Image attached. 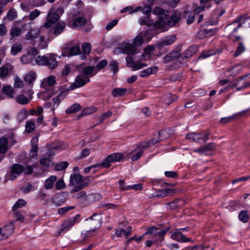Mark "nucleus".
<instances>
[{
	"mask_svg": "<svg viewBox=\"0 0 250 250\" xmlns=\"http://www.w3.org/2000/svg\"><path fill=\"white\" fill-rule=\"evenodd\" d=\"M152 38L149 30L140 32L133 39L132 43H126L124 48V52L128 55L137 53L136 47L141 46L144 42H148Z\"/></svg>",
	"mask_w": 250,
	"mask_h": 250,
	"instance_id": "1",
	"label": "nucleus"
},
{
	"mask_svg": "<svg viewBox=\"0 0 250 250\" xmlns=\"http://www.w3.org/2000/svg\"><path fill=\"white\" fill-rule=\"evenodd\" d=\"M153 13L157 16L158 20L157 21L154 22L152 21L143 17L139 19V24L140 25H146L148 26H152L153 29L159 30V31L164 30L166 23V21L163 20V16L166 18L167 14L163 9L159 7H156L153 10Z\"/></svg>",
	"mask_w": 250,
	"mask_h": 250,
	"instance_id": "2",
	"label": "nucleus"
},
{
	"mask_svg": "<svg viewBox=\"0 0 250 250\" xmlns=\"http://www.w3.org/2000/svg\"><path fill=\"white\" fill-rule=\"evenodd\" d=\"M29 53H32L34 57L38 54L37 49L35 48H32ZM35 63L39 65H45L49 68L54 69L58 65V62L56 60V56L53 54H48L46 55H39L36 58H34Z\"/></svg>",
	"mask_w": 250,
	"mask_h": 250,
	"instance_id": "3",
	"label": "nucleus"
},
{
	"mask_svg": "<svg viewBox=\"0 0 250 250\" xmlns=\"http://www.w3.org/2000/svg\"><path fill=\"white\" fill-rule=\"evenodd\" d=\"M243 23H247L249 27H250V17L244 19V18H240L238 20L228 25L225 29L227 31L231 30V33L229 35V37L233 41H236L240 39L239 36H235L233 38V34L237 32L238 29L242 26Z\"/></svg>",
	"mask_w": 250,
	"mask_h": 250,
	"instance_id": "4",
	"label": "nucleus"
},
{
	"mask_svg": "<svg viewBox=\"0 0 250 250\" xmlns=\"http://www.w3.org/2000/svg\"><path fill=\"white\" fill-rule=\"evenodd\" d=\"M63 12V9L62 7L56 10L54 7L51 8L48 12L46 21L44 23L43 27L47 29L50 28L59 20L60 15H62Z\"/></svg>",
	"mask_w": 250,
	"mask_h": 250,
	"instance_id": "5",
	"label": "nucleus"
},
{
	"mask_svg": "<svg viewBox=\"0 0 250 250\" xmlns=\"http://www.w3.org/2000/svg\"><path fill=\"white\" fill-rule=\"evenodd\" d=\"M69 185L73 187L70 192L74 193L83 189L87 184L83 182L82 176L79 173H72L70 176Z\"/></svg>",
	"mask_w": 250,
	"mask_h": 250,
	"instance_id": "6",
	"label": "nucleus"
},
{
	"mask_svg": "<svg viewBox=\"0 0 250 250\" xmlns=\"http://www.w3.org/2000/svg\"><path fill=\"white\" fill-rule=\"evenodd\" d=\"M157 142V140H151L149 142H143L140 143L136 148L131 151V153L133 154L131 157V160L133 161L137 160L142 156L145 148L150 147Z\"/></svg>",
	"mask_w": 250,
	"mask_h": 250,
	"instance_id": "7",
	"label": "nucleus"
},
{
	"mask_svg": "<svg viewBox=\"0 0 250 250\" xmlns=\"http://www.w3.org/2000/svg\"><path fill=\"white\" fill-rule=\"evenodd\" d=\"M24 170V167L18 164H14L10 167V170L5 176L4 182L8 180H14L16 179Z\"/></svg>",
	"mask_w": 250,
	"mask_h": 250,
	"instance_id": "8",
	"label": "nucleus"
},
{
	"mask_svg": "<svg viewBox=\"0 0 250 250\" xmlns=\"http://www.w3.org/2000/svg\"><path fill=\"white\" fill-rule=\"evenodd\" d=\"M209 133L203 132L199 133H191L186 136V138L197 143H205L208 140Z\"/></svg>",
	"mask_w": 250,
	"mask_h": 250,
	"instance_id": "9",
	"label": "nucleus"
},
{
	"mask_svg": "<svg viewBox=\"0 0 250 250\" xmlns=\"http://www.w3.org/2000/svg\"><path fill=\"white\" fill-rule=\"evenodd\" d=\"M80 215H77L75 217L69 218L63 221L61 226L59 233L66 232L70 230L73 225L77 222L79 219Z\"/></svg>",
	"mask_w": 250,
	"mask_h": 250,
	"instance_id": "10",
	"label": "nucleus"
},
{
	"mask_svg": "<svg viewBox=\"0 0 250 250\" xmlns=\"http://www.w3.org/2000/svg\"><path fill=\"white\" fill-rule=\"evenodd\" d=\"M89 82L90 79L88 77L81 73L76 77L75 82L70 86L69 88L70 90H74L75 88L83 86Z\"/></svg>",
	"mask_w": 250,
	"mask_h": 250,
	"instance_id": "11",
	"label": "nucleus"
},
{
	"mask_svg": "<svg viewBox=\"0 0 250 250\" xmlns=\"http://www.w3.org/2000/svg\"><path fill=\"white\" fill-rule=\"evenodd\" d=\"M164 11L167 14L166 18L163 16V20L166 21V25L164 27V30L163 31H159L160 32H163L167 30V26H174L180 20V15H172L169 18H168L169 15L168 12L164 10Z\"/></svg>",
	"mask_w": 250,
	"mask_h": 250,
	"instance_id": "12",
	"label": "nucleus"
},
{
	"mask_svg": "<svg viewBox=\"0 0 250 250\" xmlns=\"http://www.w3.org/2000/svg\"><path fill=\"white\" fill-rule=\"evenodd\" d=\"M14 225L12 222H9L6 224L2 228H0L1 231V236L2 238H6L12 234L14 230Z\"/></svg>",
	"mask_w": 250,
	"mask_h": 250,
	"instance_id": "13",
	"label": "nucleus"
},
{
	"mask_svg": "<svg viewBox=\"0 0 250 250\" xmlns=\"http://www.w3.org/2000/svg\"><path fill=\"white\" fill-rule=\"evenodd\" d=\"M171 238L175 241L180 243L188 242L191 240L185 236L182 232H180V229H176L171 235Z\"/></svg>",
	"mask_w": 250,
	"mask_h": 250,
	"instance_id": "14",
	"label": "nucleus"
},
{
	"mask_svg": "<svg viewBox=\"0 0 250 250\" xmlns=\"http://www.w3.org/2000/svg\"><path fill=\"white\" fill-rule=\"evenodd\" d=\"M176 38L175 35H172L165 37L161 39L158 43V47L160 49H162L166 45H170L173 44L176 41Z\"/></svg>",
	"mask_w": 250,
	"mask_h": 250,
	"instance_id": "15",
	"label": "nucleus"
},
{
	"mask_svg": "<svg viewBox=\"0 0 250 250\" xmlns=\"http://www.w3.org/2000/svg\"><path fill=\"white\" fill-rule=\"evenodd\" d=\"M56 82V78L54 76H49L42 80L41 86L45 90H48L50 87H52L55 84Z\"/></svg>",
	"mask_w": 250,
	"mask_h": 250,
	"instance_id": "16",
	"label": "nucleus"
},
{
	"mask_svg": "<svg viewBox=\"0 0 250 250\" xmlns=\"http://www.w3.org/2000/svg\"><path fill=\"white\" fill-rule=\"evenodd\" d=\"M40 29L39 28H30L25 35V39L28 41H33L39 37Z\"/></svg>",
	"mask_w": 250,
	"mask_h": 250,
	"instance_id": "17",
	"label": "nucleus"
},
{
	"mask_svg": "<svg viewBox=\"0 0 250 250\" xmlns=\"http://www.w3.org/2000/svg\"><path fill=\"white\" fill-rule=\"evenodd\" d=\"M197 47L196 46H191L187 49L182 57V62L185 63L189 61V59L196 52Z\"/></svg>",
	"mask_w": 250,
	"mask_h": 250,
	"instance_id": "18",
	"label": "nucleus"
},
{
	"mask_svg": "<svg viewBox=\"0 0 250 250\" xmlns=\"http://www.w3.org/2000/svg\"><path fill=\"white\" fill-rule=\"evenodd\" d=\"M67 145L63 143H59L57 144L52 146L48 149V154L49 156H53L56 153L65 149Z\"/></svg>",
	"mask_w": 250,
	"mask_h": 250,
	"instance_id": "19",
	"label": "nucleus"
},
{
	"mask_svg": "<svg viewBox=\"0 0 250 250\" xmlns=\"http://www.w3.org/2000/svg\"><path fill=\"white\" fill-rule=\"evenodd\" d=\"M217 32L216 28H213L210 29H202L200 30L198 33V37L200 38L204 37H208L214 35Z\"/></svg>",
	"mask_w": 250,
	"mask_h": 250,
	"instance_id": "20",
	"label": "nucleus"
},
{
	"mask_svg": "<svg viewBox=\"0 0 250 250\" xmlns=\"http://www.w3.org/2000/svg\"><path fill=\"white\" fill-rule=\"evenodd\" d=\"M131 230L132 227L131 226H128L126 230L123 229H118L115 231V234L119 237L125 236V237L127 238L131 235Z\"/></svg>",
	"mask_w": 250,
	"mask_h": 250,
	"instance_id": "21",
	"label": "nucleus"
},
{
	"mask_svg": "<svg viewBox=\"0 0 250 250\" xmlns=\"http://www.w3.org/2000/svg\"><path fill=\"white\" fill-rule=\"evenodd\" d=\"M158 67L157 66H152L147 69L143 70L140 72V76L141 77H146L148 76L155 74L158 71Z\"/></svg>",
	"mask_w": 250,
	"mask_h": 250,
	"instance_id": "22",
	"label": "nucleus"
},
{
	"mask_svg": "<svg viewBox=\"0 0 250 250\" xmlns=\"http://www.w3.org/2000/svg\"><path fill=\"white\" fill-rule=\"evenodd\" d=\"M66 96L65 92H61L58 95L53 98L52 99L53 102V110H54L55 108L58 106L61 101L64 99Z\"/></svg>",
	"mask_w": 250,
	"mask_h": 250,
	"instance_id": "23",
	"label": "nucleus"
},
{
	"mask_svg": "<svg viewBox=\"0 0 250 250\" xmlns=\"http://www.w3.org/2000/svg\"><path fill=\"white\" fill-rule=\"evenodd\" d=\"M66 26L64 22L60 21L58 22L53 28V33L55 35H59L63 30Z\"/></svg>",
	"mask_w": 250,
	"mask_h": 250,
	"instance_id": "24",
	"label": "nucleus"
},
{
	"mask_svg": "<svg viewBox=\"0 0 250 250\" xmlns=\"http://www.w3.org/2000/svg\"><path fill=\"white\" fill-rule=\"evenodd\" d=\"M94 69L95 68L93 66H86L83 69L82 74L84 75L85 76H87L88 79H90V77L94 76L97 73V71L94 72Z\"/></svg>",
	"mask_w": 250,
	"mask_h": 250,
	"instance_id": "25",
	"label": "nucleus"
},
{
	"mask_svg": "<svg viewBox=\"0 0 250 250\" xmlns=\"http://www.w3.org/2000/svg\"><path fill=\"white\" fill-rule=\"evenodd\" d=\"M56 180L57 177L56 176H51L45 180L44 183V188L46 189H51L53 187L54 183Z\"/></svg>",
	"mask_w": 250,
	"mask_h": 250,
	"instance_id": "26",
	"label": "nucleus"
},
{
	"mask_svg": "<svg viewBox=\"0 0 250 250\" xmlns=\"http://www.w3.org/2000/svg\"><path fill=\"white\" fill-rule=\"evenodd\" d=\"M36 78V73L33 71H30L25 75L24 77V81L29 84H32Z\"/></svg>",
	"mask_w": 250,
	"mask_h": 250,
	"instance_id": "27",
	"label": "nucleus"
},
{
	"mask_svg": "<svg viewBox=\"0 0 250 250\" xmlns=\"http://www.w3.org/2000/svg\"><path fill=\"white\" fill-rule=\"evenodd\" d=\"M126 60L128 66L132 67L133 70H138L143 68V66H141V63L139 62H133L132 64H131L129 61L131 60V58L129 56L126 58Z\"/></svg>",
	"mask_w": 250,
	"mask_h": 250,
	"instance_id": "28",
	"label": "nucleus"
},
{
	"mask_svg": "<svg viewBox=\"0 0 250 250\" xmlns=\"http://www.w3.org/2000/svg\"><path fill=\"white\" fill-rule=\"evenodd\" d=\"M34 57L32 53H27L22 55L21 58V62L23 64L29 63L32 62Z\"/></svg>",
	"mask_w": 250,
	"mask_h": 250,
	"instance_id": "29",
	"label": "nucleus"
},
{
	"mask_svg": "<svg viewBox=\"0 0 250 250\" xmlns=\"http://www.w3.org/2000/svg\"><path fill=\"white\" fill-rule=\"evenodd\" d=\"M81 108L80 104H74L68 107L65 110V113L66 114H73L79 111Z\"/></svg>",
	"mask_w": 250,
	"mask_h": 250,
	"instance_id": "30",
	"label": "nucleus"
},
{
	"mask_svg": "<svg viewBox=\"0 0 250 250\" xmlns=\"http://www.w3.org/2000/svg\"><path fill=\"white\" fill-rule=\"evenodd\" d=\"M22 49V45L21 43L16 42L14 43L11 48V53L12 55H16L19 52L21 51Z\"/></svg>",
	"mask_w": 250,
	"mask_h": 250,
	"instance_id": "31",
	"label": "nucleus"
},
{
	"mask_svg": "<svg viewBox=\"0 0 250 250\" xmlns=\"http://www.w3.org/2000/svg\"><path fill=\"white\" fill-rule=\"evenodd\" d=\"M125 88H115L112 91V95L114 97L123 96L126 92Z\"/></svg>",
	"mask_w": 250,
	"mask_h": 250,
	"instance_id": "32",
	"label": "nucleus"
},
{
	"mask_svg": "<svg viewBox=\"0 0 250 250\" xmlns=\"http://www.w3.org/2000/svg\"><path fill=\"white\" fill-rule=\"evenodd\" d=\"M109 161L111 163L119 162L123 158V155L120 153H113L108 156Z\"/></svg>",
	"mask_w": 250,
	"mask_h": 250,
	"instance_id": "33",
	"label": "nucleus"
},
{
	"mask_svg": "<svg viewBox=\"0 0 250 250\" xmlns=\"http://www.w3.org/2000/svg\"><path fill=\"white\" fill-rule=\"evenodd\" d=\"M86 22V20L84 17H78L73 21V25L75 27H80L84 25Z\"/></svg>",
	"mask_w": 250,
	"mask_h": 250,
	"instance_id": "34",
	"label": "nucleus"
},
{
	"mask_svg": "<svg viewBox=\"0 0 250 250\" xmlns=\"http://www.w3.org/2000/svg\"><path fill=\"white\" fill-rule=\"evenodd\" d=\"M53 94L50 93V91L48 90H45L44 91H42L39 94V97L43 100H47L52 97Z\"/></svg>",
	"mask_w": 250,
	"mask_h": 250,
	"instance_id": "35",
	"label": "nucleus"
},
{
	"mask_svg": "<svg viewBox=\"0 0 250 250\" xmlns=\"http://www.w3.org/2000/svg\"><path fill=\"white\" fill-rule=\"evenodd\" d=\"M81 52L80 45H74L71 47L69 51V55L70 56L78 55Z\"/></svg>",
	"mask_w": 250,
	"mask_h": 250,
	"instance_id": "36",
	"label": "nucleus"
},
{
	"mask_svg": "<svg viewBox=\"0 0 250 250\" xmlns=\"http://www.w3.org/2000/svg\"><path fill=\"white\" fill-rule=\"evenodd\" d=\"M242 66L240 64H236L229 68V71L233 75H236L241 70Z\"/></svg>",
	"mask_w": 250,
	"mask_h": 250,
	"instance_id": "37",
	"label": "nucleus"
},
{
	"mask_svg": "<svg viewBox=\"0 0 250 250\" xmlns=\"http://www.w3.org/2000/svg\"><path fill=\"white\" fill-rule=\"evenodd\" d=\"M173 193V190L169 188H164L158 190V196L162 197H166Z\"/></svg>",
	"mask_w": 250,
	"mask_h": 250,
	"instance_id": "38",
	"label": "nucleus"
},
{
	"mask_svg": "<svg viewBox=\"0 0 250 250\" xmlns=\"http://www.w3.org/2000/svg\"><path fill=\"white\" fill-rule=\"evenodd\" d=\"M239 218L241 221L243 223H247L249 221V216L248 212L246 210L241 211L239 214Z\"/></svg>",
	"mask_w": 250,
	"mask_h": 250,
	"instance_id": "39",
	"label": "nucleus"
},
{
	"mask_svg": "<svg viewBox=\"0 0 250 250\" xmlns=\"http://www.w3.org/2000/svg\"><path fill=\"white\" fill-rule=\"evenodd\" d=\"M17 17V12L13 9L9 10L5 17V18L9 21H12Z\"/></svg>",
	"mask_w": 250,
	"mask_h": 250,
	"instance_id": "40",
	"label": "nucleus"
},
{
	"mask_svg": "<svg viewBox=\"0 0 250 250\" xmlns=\"http://www.w3.org/2000/svg\"><path fill=\"white\" fill-rule=\"evenodd\" d=\"M97 110V108L94 106H91L85 108L82 112L83 115H88L95 112Z\"/></svg>",
	"mask_w": 250,
	"mask_h": 250,
	"instance_id": "41",
	"label": "nucleus"
},
{
	"mask_svg": "<svg viewBox=\"0 0 250 250\" xmlns=\"http://www.w3.org/2000/svg\"><path fill=\"white\" fill-rule=\"evenodd\" d=\"M16 101L17 103L21 104H26L29 102L28 99L24 95H21L18 96L16 98Z\"/></svg>",
	"mask_w": 250,
	"mask_h": 250,
	"instance_id": "42",
	"label": "nucleus"
},
{
	"mask_svg": "<svg viewBox=\"0 0 250 250\" xmlns=\"http://www.w3.org/2000/svg\"><path fill=\"white\" fill-rule=\"evenodd\" d=\"M26 204V202L24 200L20 199L16 202V203L13 206V210L15 211L18 208H21L24 206H25Z\"/></svg>",
	"mask_w": 250,
	"mask_h": 250,
	"instance_id": "43",
	"label": "nucleus"
},
{
	"mask_svg": "<svg viewBox=\"0 0 250 250\" xmlns=\"http://www.w3.org/2000/svg\"><path fill=\"white\" fill-rule=\"evenodd\" d=\"M68 166V163L67 162H62L58 163L55 165V170L57 171H61L65 169Z\"/></svg>",
	"mask_w": 250,
	"mask_h": 250,
	"instance_id": "44",
	"label": "nucleus"
},
{
	"mask_svg": "<svg viewBox=\"0 0 250 250\" xmlns=\"http://www.w3.org/2000/svg\"><path fill=\"white\" fill-rule=\"evenodd\" d=\"M9 74L8 68L6 66H2L0 67V78H5Z\"/></svg>",
	"mask_w": 250,
	"mask_h": 250,
	"instance_id": "45",
	"label": "nucleus"
},
{
	"mask_svg": "<svg viewBox=\"0 0 250 250\" xmlns=\"http://www.w3.org/2000/svg\"><path fill=\"white\" fill-rule=\"evenodd\" d=\"M35 127V125L34 122L28 121L26 122L25 125V129L27 132L30 133L32 132L34 130Z\"/></svg>",
	"mask_w": 250,
	"mask_h": 250,
	"instance_id": "46",
	"label": "nucleus"
},
{
	"mask_svg": "<svg viewBox=\"0 0 250 250\" xmlns=\"http://www.w3.org/2000/svg\"><path fill=\"white\" fill-rule=\"evenodd\" d=\"M21 33V29L15 27L10 30V35L12 37H16L20 35Z\"/></svg>",
	"mask_w": 250,
	"mask_h": 250,
	"instance_id": "47",
	"label": "nucleus"
},
{
	"mask_svg": "<svg viewBox=\"0 0 250 250\" xmlns=\"http://www.w3.org/2000/svg\"><path fill=\"white\" fill-rule=\"evenodd\" d=\"M83 52L85 54L88 55L90 53L91 49V44L89 43H84L82 46Z\"/></svg>",
	"mask_w": 250,
	"mask_h": 250,
	"instance_id": "48",
	"label": "nucleus"
},
{
	"mask_svg": "<svg viewBox=\"0 0 250 250\" xmlns=\"http://www.w3.org/2000/svg\"><path fill=\"white\" fill-rule=\"evenodd\" d=\"M245 51V47L244 44L240 42L239 43L237 50L234 54V56L236 57L241 54Z\"/></svg>",
	"mask_w": 250,
	"mask_h": 250,
	"instance_id": "49",
	"label": "nucleus"
},
{
	"mask_svg": "<svg viewBox=\"0 0 250 250\" xmlns=\"http://www.w3.org/2000/svg\"><path fill=\"white\" fill-rule=\"evenodd\" d=\"M74 206H66L60 208L58 209V212L60 215H63L66 213L69 210L74 209Z\"/></svg>",
	"mask_w": 250,
	"mask_h": 250,
	"instance_id": "50",
	"label": "nucleus"
},
{
	"mask_svg": "<svg viewBox=\"0 0 250 250\" xmlns=\"http://www.w3.org/2000/svg\"><path fill=\"white\" fill-rule=\"evenodd\" d=\"M65 184L62 179L58 180L55 184V188L57 190L63 189L65 188Z\"/></svg>",
	"mask_w": 250,
	"mask_h": 250,
	"instance_id": "51",
	"label": "nucleus"
},
{
	"mask_svg": "<svg viewBox=\"0 0 250 250\" xmlns=\"http://www.w3.org/2000/svg\"><path fill=\"white\" fill-rule=\"evenodd\" d=\"M13 0H0V17L4 11L6 5Z\"/></svg>",
	"mask_w": 250,
	"mask_h": 250,
	"instance_id": "52",
	"label": "nucleus"
},
{
	"mask_svg": "<svg viewBox=\"0 0 250 250\" xmlns=\"http://www.w3.org/2000/svg\"><path fill=\"white\" fill-rule=\"evenodd\" d=\"M169 228H167L165 230H161L159 228H157V231H156L155 236L157 237V239H159L161 237H163L166 234V232L168 230Z\"/></svg>",
	"mask_w": 250,
	"mask_h": 250,
	"instance_id": "53",
	"label": "nucleus"
},
{
	"mask_svg": "<svg viewBox=\"0 0 250 250\" xmlns=\"http://www.w3.org/2000/svg\"><path fill=\"white\" fill-rule=\"evenodd\" d=\"M40 162L42 165L45 167H49L52 166L53 164L51 159L46 158H42Z\"/></svg>",
	"mask_w": 250,
	"mask_h": 250,
	"instance_id": "54",
	"label": "nucleus"
},
{
	"mask_svg": "<svg viewBox=\"0 0 250 250\" xmlns=\"http://www.w3.org/2000/svg\"><path fill=\"white\" fill-rule=\"evenodd\" d=\"M27 116V110L23 109L18 114L17 117L19 121H22L26 119Z\"/></svg>",
	"mask_w": 250,
	"mask_h": 250,
	"instance_id": "55",
	"label": "nucleus"
},
{
	"mask_svg": "<svg viewBox=\"0 0 250 250\" xmlns=\"http://www.w3.org/2000/svg\"><path fill=\"white\" fill-rule=\"evenodd\" d=\"M2 90L4 94L9 96L10 98L13 97L12 95L13 93V88L11 86L8 85L4 86L3 87Z\"/></svg>",
	"mask_w": 250,
	"mask_h": 250,
	"instance_id": "56",
	"label": "nucleus"
},
{
	"mask_svg": "<svg viewBox=\"0 0 250 250\" xmlns=\"http://www.w3.org/2000/svg\"><path fill=\"white\" fill-rule=\"evenodd\" d=\"M118 182L119 184L120 190L122 191L129 190V188L128 187H129L130 185H127L124 180H121L119 181Z\"/></svg>",
	"mask_w": 250,
	"mask_h": 250,
	"instance_id": "57",
	"label": "nucleus"
},
{
	"mask_svg": "<svg viewBox=\"0 0 250 250\" xmlns=\"http://www.w3.org/2000/svg\"><path fill=\"white\" fill-rule=\"evenodd\" d=\"M37 189L35 187L33 186L31 184H28L27 186H23L21 188V190L24 193H28L31 191H34Z\"/></svg>",
	"mask_w": 250,
	"mask_h": 250,
	"instance_id": "58",
	"label": "nucleus"
},
{
	"mask_svg": "<svg viewBox=\"0 0 250 250\" xmlns=\"http://www.w3.org/2000/svg\"><path fill=\"white\" fill-rule=\"evenodd\" d=\"M7 29L5 23L0 24V37L5 36L7 33Z\"/></svg>",
	"mask_w": 250,
	"mask_h": 250,
	"instance_id": "59",
	"label": "nucleus"
},
{
	"mask_svg": "<svg viewBox=\"0 0 250 250\" xmlns=\"http://www.w3.org/2000/svg\"><path fill=\"white\" fill-rule=\"evenodd\" d=\"M241 78L243 79L245 82V85L243 86V87H250V74L242 76Z\"/></svg>",
	"mask_w": 250,
	"mask_h": 250,
	"instance_id": "60",
	"label": "nucleus"
},
{
	"mask_svg": "<svg viewBox=\"0 0 250 250\" xmlns=\"http://www.w3.org/2000/svg\"><path fill=\"white\" fill-rule=\"evenodd\" d=\"M23 86V82L21 78L16 76L15 77L14 86L16 88H21Z\"/></svg>",
	"mask_w": 250,
	"mask_h": 250,
	"instance_id": "61",
	"label": "nucleus"
},
{
	"mask_svg": "<svg viewBox=\"0 0 250 250\" xmlns=\"http://www.w3.org/2000/svg\"><path fill=\"white\" fill-rule=\"evenodd\" d=\"M41 14V12L38 10L35 9L34 11L31 12L29 16L30 20H33L37 17H38Z\"/></svg>",
	"mask_w": 250,
	"mask_h": 250,
	"instance_id": "62",
	"label": "nucleus"
},
{
	"mask_svg": "<svg viewBox=\"0 0 250 250\" xmlns=\"http://www.w3.org/2000/svg\"><path fill=\"white\" fill-rule=\"evenodd\" d=\"M156 231H157V228L153 226L148 229H147L146 233L144 234V235H146L147 234H151L154 236H155Z\"/></svg>",
	"mask_w": 250,
	"mask_h": 250,
	"instance_id": "63",
	"label": "nucleus"
},
{
	"mask_svg": "<svg viewBox=\"0 0 250 250\" xmlns=\"http://www.w3.org/2000/svg\"><path fill=\"white\" fill-rule=\"evenodd\" d=\"M112 115V112L111 111H108L106 113H104L102 114L99 117V119L101 121V122L102 123L104 120L110 117Z\"/></svg>",
	"mask_w": 250,
	"mask_h": 250,
	"instance_id": "64",
	"label": "nucleus"
}]
</instances>
